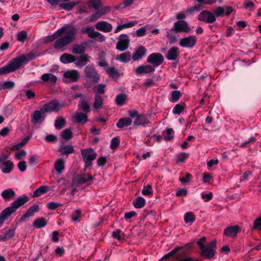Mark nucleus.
<instances>
[{"instance_id": "1", "label": "nucleus", "mask_w": 261, "mask_h": 261, "mask_svg": "<svg viewBox=\"0 0 261 261\" xmlns=\"http://www.w3.org/2000/svg\"><path fill=\"white\" fill-rule=\"evenodd\" d=\"M77 30L74 27L69 26L63 27L57 30L50 36L44 39L45 43H49L58 38L56 41L54 47L56 48H61L72 42L75 39Z\"/></svg>"}, {"instance_id": "2", "label": "nucleus", "mask_w": 261, "mask_h": 261, "mask_svg": "<svg viewBox=\"0 0 261 261\" xmlns=\"http://www.w3.org/2000/svg\"><path fill=\"white\" fill-rule=\"evenodd\" d=\"M31 59L32 57L30 55L27 56L21 55L13 59L7 65L0 68V75L14 71L19 68L23 64Z\"/></svg>"}, {"instance_id": "3", "label": "nucleus", "mask_w": 261, "mask_h": 261, "mask_svg": "<svg viewBox=\"0 0 261 261\" xmlns=\"http://www.w3.org/2000/svg\"><path fill=\"white\" fill-rule=\"evenodd\" d=\"M84 73L85 77L90 81H87L84 84V86L86 88L91 87L92 85L98 83L100 80V75L92 65H89L85 67Z\"/></svg>"}, {"instance_id": "4", "label": "nucleus", "mask_w": 261, "mask_h": 261, "mask_svg": "<svg viewBox=\"0 0 261 261\" xmlns=\"http://www.w3.org/2000/svg\"><path fill=\"white\" fill-rule=\"evenodd\" d=\"M81 152L85 164V168H87L92 165V162L96 159L97 153L91 148L82 149Z\"/></svg>"}, {"instance_id": "5", "label": "nucleus", "mask_w": 261, "mask_h": 261, "mask_svg": "<svg viewBox=\"0 0 261 261\" xmlns=\"http://www.w3.org/2000/svg\"><path fill=\"white\" fill-rule=\"evenodd\" d=\"M9 158L8 155L1 153L0 154V168L2 171L5 174L10 173L14 167L12 162L10 160H7Z\"/></svg>"}, {"instance_id": "6", "label": "nucleus", "mask_w": 261, "mask_h": 261, "mask_svg": "<svg viewBox=\"0 0 261 261\" xmlns=\"http://www.w3.org/2000/svg\"><path fill=\"white\" fill-rule=\"evenodd\" d=\"M50 4L53 6H59L66 10H71L76 5L78 4L77 2H69L70 0H46Z\"/></svg>"}, {"instance_id": "7", "label": "nucleus", "mask_w": 261, "mask_h": 261, "mask_svg": "<svg viewBox=\"0 0 261 261\" xmlns=\"http://www.w3.org/2000/svg\"><path fill=\"white\" fill-rule=\"evenodd\" d=\"M128 115L132 118L134 124L135 125H143L148 123L147 117L143 115H139L136 111H129Z\"/></svg>"}, {"instance_id": "8", "label": "nucleus", "mask_w": 261, "mask_h": 261, "mask_svg": "<svg viewBox=\"0 0 261 261\" xmlns=\"http://www.w3.org/2000/svg\"><path fill=\"white\" fill-rule=\"evenodd\" d=\"M216 242L215 241H212L209 243L207 245L204 246V247L201 249V255L206 258H211L215 254V249L216 248Z\"/></svg>"}, {"instance_id": "9", "label": "nucleus", "mask_w": 261, "mask_h": 261, "mask_svg": "<svg viewBox=\"0 0 261 261\" xmlns=\"http://www.w3.org/2000/svg\"><path fill=\"white\" fill-rule=\"evenodd\" d=\"M171 31L175 32L189 33L191 28L186 21L181 20L175 22Z\"/></svg>"}, {"instance_id": "10", "label": "nucleus", "mask_w": 261, "mask_h": 261, "mask_svg": "<svg viewBox=\"0 0 261 261\" xmlns=\"http://www.w3.org/2000/svg\"><path fill=\"white\" fill-rule=\"evenodd\" d=\"M63 107V103H61L57 100H53L50 102L43 105V110L48 113L53 111H58Z\"/></svg>"}, {"instance_id": "11", "label": "nucleus", "mask_w": 261, "mask_h": 261, "mask_svg": "<svg viewBox=\"0 0 261 261\" xmlns=\"http://www.w3.org/2000/svg\"><path fill=\"white\" fill-rule=\"evenodd\" d=\"M198 19L199 21L211 23H213L216 20L214 14L207 10H203L200 12L198 16Z\"/></svg>"}, {"instance_id": "12", "label": "nucleus", "mask_w": 261, "mask_h": 261, "mask_svg": "<svg viewBox=\"0 0 261 261\" xmlns=\"http://www.w3.org/2000/svg\"><path fill=\"white\" fill-rule=\"evenodd\" d=\"M29 200V197L26 195L18 197L13 201L10 205L9 208L14 213L18 208L25 203Z\"/></svg>"}, {"instance_id": "13", "label": "nucleus", "mask_w": 261, "mask_h": 261, "mask_svg": "<svg viewBox=\"0 0 261 261\" xmlns=\"http://www.w3.org/2000/svg\"><path fill=\"white\" fill-rule=\"evenodd\" d=\"M66 82H74L78 80L80 73L76 70H70L66 71L63 75Z\"/></svg>"}, {"instance_id": "14", "label": "nucleus", "mask_w": 261, "mask_h": 261, "mask_svg": "<svg viewBox=\"0 0 261 261\" xmlns=\"http://www.w3.org/2000/svg\"><path fill=\"white\" fill-rule=\"evenodd\" d=\"M197 41L196 37L193 35L182 38L179 41V45L183 47L192 48Z\"/></svg>"}, {"instance_id": "15", "label": "nucleus", "mask_w": 261, "mask_h": 261, "mask_svg": "<svg viewBox=\"0 0 261 261\" xmlns=\"http://www.w3.org/2000/svg\"><path fill=\"white\" fill-rule=\"evenodd\" d=\"M164 60L163 56L160 53H153L150 55L147 59L148 63L158 66L161 65Z\"/></svg>"}, {"instance_id": "16", "label": "nucleus", "mask_w": 261, "mask_h": 261, "mask_svg": "<svg viewBox=\"0 0 261 261\" xmlns=\"http://www.w3.org/2000/svg\"><path fill=\"white\" fill-rule=\"evenodd\" d=\"M82 32L87 34L88 36L92 38L99 37V41L101 42L105 41V37L101 35L99 32L95 31L94 28L92 27L83 28Z\"/></svg>"}, {"instance_id": "17", "label": "nucleus", "mask_w": 261, "mask_h": 261, "mask_svg": "<svg viewBox=\"0 0 261 261\" xmlns=\"http://www.w3.org/2000/svg\"><path fill=\"white\" fill-rule=\"evenodd\" d=\"M93 179V177L89 174H83L76 176L74 179L73 182L75 184H89Z\"/></svg>"}, {"instance_id": "18", "label": "nucleus", "mask_w": 261, "mask_h": 261, "mask_svg": "<svg viewBox=\"0 0 261 261\" xmlns=\"http://www.w3.org/2000/svg\"><path fill=\"white\" fill-rule=\"evenodd\" d=\"M45 113L47 112L43 110V107L39 110L35 111L32 115V122L34 123H38L43 121L45 118Z\"/></svg>"}, {"instance_id": "19", "label": "nucleus", "mask_w": 261, "mask_h": 261, "mask_svg": "<svg viewBox=\"0 0 261 261\" xmlns=\"http://www.w3.org/2000/svg\"><path fill=\"white\" fill-rule=\"evenodd\" d=\"M129 39L127 36L121 35L116 45V48L120 51L126 49L129 45Z\"/></svg>"}, {"instance_id": "20", "label": "nucleus", "mask_w": 261, "mask_h": 261, "mask_svg": "<svg viewBox=\"0 0 261 261\" xmlns=\"http://www.w3.org/2000/svg\"><path fill=\"white\" fill-rule=\"evenodd\" d=\"M91 58L88 55H84L77 59H75L74 64L77 68L83 67L87 63L91 61Z\"/></svg>"}, {"instance_id": "21", "label": "nucleus", "mask_w": 261, "mask_h": 261, "mask_svg": "<svg viewBox=\"0 0 261 261\" xmlns=\"http://www.w3.org/2000/svg\"><path fill=\"white\" fill-rule=\"evenodd\" d=\"M95 28L97 30L105 33L109 32L112 30V25L105 21H100L96 23Z\"/></svg>"}, {"instance_id": "22", "label": "nucleus", "mask_w": 261, "mask_h": 261, "mask_svg": "<svg viewBox=\"0 0 261 261\" xmlns=\"http://www.w3.org/2000/svg\"><path fill=\"white\" fill-rule=\"evenodd\" d=\"M154 71V69L149 65H143L138 67L135 69L137 74L150 73Z\"/></svg>"}, {"instance_id": "23", "label": "nucleus", "mask_w": 261, "mask_h": 261, "mask_svg": "<svg viewBox=\"0 0 261 261\" xmlns=\"http://www.w3.org/2000/svg\"><path fill=\"white\" fill-rule=\"evenodd\" d=\"M240 228L238 225L232 226L227 227L224 231V233L227 237L234 238L237 236Z\"/></svg>"}, {"instance_id": "24", "label": "nucleus", "mask_w": 261, "mask_h": 261, "mask_svg": "<svg viewBox=\"0 0 261 261\" xmlns=\"http://www.w3.org/2000/svg\"><path fill=\"white\" fill-rule=\"evenodd\" d=\"M65 161L62 158L57 159L54 164V168L58 174H61L65 169Z\"/></svg>"}, {"instance_id": "25", "label": "nucleus", "mask_w": 261, "mask_h": 261, "mask_svg": "<svg viewBox=\"0 0 261 261\" xmlns=\"http://www.w3.org/2000/svg\"><path fill=\"white\" fill-rule=\"evenodd\" d=\"M41 79L44 82L54 84L57 81V77L51 73H44L41 75Z\"/></svg>"}, {"instance_id": "26", "label": "nucleus", "mask_w": 261, "mask_h": 261, "mask_svg": "<svg viewBox=\"0 0 261 261\" xmlns=\"http://www.w3.org/2000/svg\"><path fill=\"white\" fill-rule=\"evenodd\" d=\"M13 213L9 207H7L4 211H3L0 214V226H1L5 221L8 219V218Z\"/></svg>"}, {"instance_id": "27", "label": "nucleus", "mask_w": 261, "mask_h": 261, "mask_svg": "<svg viewBox=\"0 0 261 261\" xmlns=\"http://www.w3.org/2000/svg\"><path fill=\"white\" fill-rule=\"evenodd\" d=\"M110 11V8L109 7H104L102 8L101 9H99L98 10V12L96 14L93 15L91 16V18L90 19V21H94L97 18L100 17V16H102V15L108 13Z\"/></svg>"}, {"instance_id": "28", "label": "nucleus", "mask_w": 261, "mask_h": 261, "mask_svg": "<svg viewBox=\"0 0 261 261\" xmlns=\"http://www.w3.org/2000/svg\"><path fill=\"white\" fill-rule=\"evenodd\" d=\"M60 60L62 63L68 64L74 62L75 61V58L72 55L64 54L61 56Z\"/></svg>"}, {"instance_id": "29", "label": "nucleus", "mask_w": 261, "mask_h": 261, "mask_svg": "<svg viewBox=\"0 0 261 261\" xmlns=\"http://www.w3.org/2000/svg\"><path fill=\"white\" fill-rule=\"evenodd\" d=\"M146 53V49L144 47L141 46L136 51V52L133 55L132 58L134 61L139 60L145 55Z\"/></svg>"}, {"instance_id": "30", "label": "nucleus", "mask_w": 261, "mask_h": 261, "mask_svg": "<svg viewBox=\"0 0 261 261\" xmlns=\"http://www.w3.org/2000/svg\"><path fill=\"white\" fill-rule=\"evenodd\" d=\"M39 210V206L37 205H34L28 210L27 213L24 215L21 218L20 220L22 221H23L25 219L28 218L31 216H32L34 215L35 212H38Z\"/></svg>"}, {"instance_id": "31", "label": "nucleus", "mask_w": 261, "mask_h": 261, "mask_svg": "<svg viewBox=\"0 0 261 261\" xmlns=\"http://www.w3.org/2000/svg\"><path fill=\"white\" fill-rule=\"evenodd\" d=\"M73 119L78 123H85L87 121V115L81 112H76L73 116Z\"/></svg>"}, {"instance_id": "32", "label": "nucleus", "mask_w": 261, "mask_h": 261, "mask_svg": "<svg viewBox=\"0 0 261 261\" xmlns=\"http://www.w3.org/2000/svg\"><path fill=\"white\" fill-rule=\"evenodd\" d=\"M132 122L133 120L130 117H125L120 119L117 124V126L118 128H122L130 125Z\"/></svg>"}, {"instance_id": "33", "label": "nucleus", "mask_w": 261, "mask_h": 261, "mask_svg": "<svg viewBox=\"0 0 261 261\" xmlns=\"http://www.w3.org/2000/svg\"><path fill=\"white\" fill-rule=\"evenodd\" d=\"M15 195V192L11 189H8L3 191L1 193L2 197L6 200L13 198Z\"/></svg>"}, {"instance_id": "34", "label": "nucleus", "mask_w": 261, "mask_h": 261, "mask_svg": "<svg viewBox=\"0 0 261 261\" xmlns=\"http://www.w3.org/2000/svg\"><path fill=\"white\" fill-rule=\"evenodd\" d=\"M130 57H131L130 53L125 52L124 53L121 54L120 55L118 56L116 58V60H119L121 62L127 63L130 60Z\"/></svg>"}, {"instance_id": "35", "label": "nucleus", "mask_w": 261, "mask_h": 261, "mask_svg": "<svg viewBox=\"0 0 261 261\" xmlns=\"http://www.w3.org/2000/svg\"><path fill=\"white\" fill-rule=\"evenodd\" d=\"M178 48L176 47L171 48L167 54V58L169 60H175L178 55Z\"/></svg>"}, {"instance_id": "36", "label": "nucleus", "mask_w": 261, "mask_h": 261, "mask_svg": "<svg viewBox=\"0 0 261 261\" xmlns=\"http://www.w3.org/2000/svg\"><path fill=\"white\" fill-rule=\"evenodd\" d=\"M49 190V187L46 186H42L37 189L34 192L33 197H38L42 194L46 193Z\"/></svg>"}, {"instance_id": "37", "label": "nucleus", "mask_w": 261, "mask_h": 261, "mask_svg": "<svg viewBox=\"0 0 261 261\" xmlns=\"http://www.w3.org/2000/svg\"><path fill=\"white\" fill-rule=\"evenodd\" d=\"M46 224L45 220L43 218H40L36 219L33 225L37 228H40L45 226Z\"/></svg>"}, {"instance_id": "38", "label": "nucleus", "mask_w": 261, "mask_h": 261, "mask_svg": "<svg viewBox=\"0 0 261 261\" xmlns=\"http://www.w3.org/2000/svg\"><path fill=\"white\" fill-rule=\"evenodd\" d=\"M79 107L82 110L86 112H89L90 111V105L85 99H82L79 104Z\"/></svg>"}, {"instance_id": "39", "label": "nucleus", "mask_w": 261, "mask_h": 261, "mask_svg": "<svg viewBox=\"0 0 261 261\" xmlns=\"http://www.w3.org/2000/svg\"><path fill=\"white\" fill-rule=\"evenodd\" d=\"M59 151L63 154H68L73 152V149L71 145L62 146L59 148Z\"/></svg>"}, {"instance_id": "40", "label": "nucleus", "mask_w": 261, "mask_h": 261, "mask_svg": "<svg viewBox=\"0 0 261 261\" xmlns=\"http://www.w3.org/2000/svg\"><path fill=\"white\" fill-rule=\"evenodd\" d=\"M133 203L136 208H139L144 206L145 200L143 197H139L135 200Z\"/></svg>"}, {"instance_id": "41", "label": "nucleus", "mask_w": 261, "mask_h": 261, "mask_svg": "<svg viewBox=\"0 0 261 261\" xmlns=\"http://www.w3.org/2000/svg\"><path fill=\"white\" fill-rule=\"evenodd\" d=\"M103 103V100L101 96L98 95H96L94 97V102L93 103V107L96 109H100Z\"/></svg>"}, {"instance_id": "42", "label": "nucleus", "mask_w": 261, "mask_h": 261, "mask_svg": "<svg viewBox=\"0 0 261 261\" xmlns=\"http://www.w3.org/2000/svg\"><path fill=\"white\" fill-rule=\"evenodd\" d=\"M174 131L172 128H168L163 133L164 139L166 141H170L173 138Z\"/></svg>"}, {"instance_id": "43", "label": "nucleus", "mask_w": 261, "mask_h": 261, "mask_svg": "<svg viewBox=\"0 0 261 261\" xmlns=\"http://www.w3.org/2000/svg\"><path fill=\"white\" fill-rule=\"evenodd\" d=\"M105 88L106 85L105 84H98L94 86L93 90L95 93L103 94L105 93Z\"/></svg>"}, {"instance_id": "44", "label": "nucleus", "mask_w": 261, "mask_h": 261, "mask_svg": "<svg viewBox=\"0 0 261 261\" xmlns=\"http://www.w3.org/2000/svg\"><path fill=\"white\" fill-rule=\"evenodd\" d=\"M72 53L75 54H82L85 51V48L81 45H75L72 48Z\"/></svg>"}, {"instance_id": "45", "label": "nucleus", "mask_w": 261, "mask_h": 261, "mask_svg": "<svg viewBox=\"0 0 261 261\" xmlns=\"http://www.w3.org/2000/svg\"><path fill=\"white\" fill-rule=\"evenodd\" d=\"M184 219L187 223H192L195 220V217L192 213H187L185 215Z\"/></svg>"}, {"instance_id": "46", "label": "nucleus", "mask_w": 261, "mask_h": 261, "mask_svg": "<svg viewBox=\"0 0 261 261\" xmlns=\"http://www.w3.org/2000/svg\"><path fill=\"white\" fill-rule=\"evenodd\" d=\"M30 139V136H27V137H25L20 143L15 145L13 147V149L16 150V149H18L20 148L21 147H22L23 145H24L28 142V141Z\"/></svg>"}, {"instance_id": "47", "label": "nucleus", "mask_w": 261, "mask_h": 261, "mask_svg": "<svg viewBox=\"0 0 261 261\" xmlns=\"http://www.w3.org/2000/svg\"><path fill=\"white\" fill-rule=\"evenodd\" d=\"M224 13V9L221 7H218L216 9H215L212 13L214 14V16L216 17H220L223 15Z\"/></svg>"}, {"instance_id": "48", "label": "nucleus", "mask_w": 261, "mask_h": 261, "mask_svg": "<svg viewBox=\"0 0 261 261\" xmlns=\"http://www.w3.org/2000/svg\"><path fill=\"white\" fill-rule=\"evenodd\" d=\"M27 152L24 150H20L15 153L14 156L16 159L20 160L23 159L26 155Z\"/></svg>"}, {"instance_id": "49", "label": "nucleus", "mask_w": 261, "mask_h": 261, "mask_svg": "<svg viewBox=\"0 0 261 261\" xmlns=\"http://www.w3.org/2000/svg\"><path fill=\"white\" fill-rule=\"evenodd\" d=\"M184 108L185 106L184 104H177L174 107L173 113L175 114H179L184 110Z\"/></svg>"}, {"instance_id": "50", "label": "nucleus", "mask_w": 261, "mask_h": 261, "mask_svg": "<svg viewBox=\"0 0 261 261\" xmlns=\"http://www.w3.org/2000/svg\"><path fill=\"white\" fill-rule=\"evenodd\" d=\"M61 136L63 139L68 140L72 137V132L70 130L66 129L63 131Z\"/></svg>"}, {"instance_id": "51", "label": "nucleus", "mask_w": 261, "mask_h": 261, "mask_svg": "<svg viewBox=\"0 0 261 261\" xmlns=\"http://www.w3.org/2000/svg\"><path fill=\"white\" fill-rule=\"evenodd\" d=\"M65 123V120L61 118H58L56 120L55 126L57 129H61L62 128Z\"/></svg>"}, {"instance_id": "52", "label": "nucleus", "mask_w": 261, "mask_h": 261, "mask_svg": "<svg viewBox=\"0 0 261 261\" xmlns=\"http://www.w3.org/2000/svg\"><path fill=\"white\" fill-rule=\"evenodd\" d=\"M106 72L111 76L118 75V72L114 67L106 68Z\"/></svg>"}, {"instance_id": "53", "label": "nucleus", "mask_w": 261, "mask_h": 261, "mask_svg": "<svg viewBox=\"0 0 261 261\" xmlns=\"http://www.w3.org/2000/svg\"><path fill=\"white\" fill-rule=\"evenodd\" d=\"M17 37L18 41L24 42L27 37V33L25 31H21L17 34Z\"/></svg>"}, {"instance_id": "54", "label": "nucleus", "mask_w": 261, "mask_h": 261, "mask_svg": "<svg viewBox=\"0 0 261 261\" xmlns=\"http://www.w3.org/2000/svg\"><path fill=\"white\" fill-rule=\"evenodd\" d=\"M101 5V4L100 0H92L90 2V6L93 7L94 8L97 10L100 9Z\"/></svg>"}, {"instance_id": "55", "label": "nucleus", "mask_w": 261, "mask_h": 261, "mask_svg": "<svg viewBox=\"0 0 261 261\" xmlns=\"http://www.w3.org/2000/svg\"><path fill=\"white\" fill-rule=\"evenodd\" d=\"M142 194L144 195H151L152 194V187L151 185H148L146 188L142 190Z\"/></svg>"}, {"instance_id": "56", "label": "nucleus", "mask_w": 261, "mask_h": 261, "mask_svg": "<svg viewBox=\"0 0 261 261\" xmlns=\"http://www.w3.org/2000/svg\"><path fill=\"white\" fill-rule=\"evenodd\" d=\"M253 228L261 230V216L255 220L253 223Z\"/></svg>"}, {"instance_id": "57", "label": "nucleus", "mask_w": 261, "mask_h": 261, "mask_svg": "<svg viewBox=\"0 0 261 261\" xmlns=\"http://www.w3.org/2000/svg\"><path fill=\"white\" fill-rule=\"evenodd\" d=\"M188 157V154L186 153H181L178 154L176 156L177 162H184Z\"/></svg>"}, {"instance_id": "58", "label": "nucleus", "mask_w": 261, "mask_h": 261, "mask_svg": "<svg viewBox=\"0 0 261 261\" xmlns=\"http://www.w3.org/2000/svg\"><path fill=\"white\" fill-rule=\"evenodd\" d=\"M180 92L179 91H174L172 93L171 100L175 102L178 100L180 97Z\"/></svg>"}, {"instance_id": "59", "label": "nucleus", "mask_w": 261, "mask_h": 261, "mask_svg": "<svg viewBox=\"0 0 261 261\" xmlns=\"http://www.w3.org/2000/svg\"><path fill=\"white\" fill-rule=\"evenodd\" d=\"M125 99H126V96L125 95L120 94V95H118L116 97V101L118 105H123Z\"/></svg>"}, {"instance_id": "60", "label": "nucleus", "mask_w": 261, "mask_h": 261, "mask_svg": "<svg viewBox=\"0 0 261 261\" xmlns=\"http://www.w3.org/2000/svg\"><path fill=\"white\" fill-rule=\"evenodd\" d=\"M14 234V230L10 229L5 234L4 237L1 238L2 240H6L11 238Z\"/></svg>"}, {"instance_id": "61", "label": "nucleus", "mask_w": 261, "mask_h": 261, "mask_svg": "<svg viewBox=\"0 0 261 261\" xmlns=\"http://www.w3.org/2000/svg\"><path fill=\"white\" fill-rule=\"evenodd\" d=\"M134 0H125L123 3L120 4L118 7L119 8H124L130 6L134 2Z\"/></svg>"}, {"instance_id": "62", "label": "nucleus", "mask_w": 261, "mask_h": 261, "mask_svg": "<svg viewBox=\"0 0 261 261\" xmlns=\"http://www.w3.org/2000/svg\"><path fill=\"white\" fill-rule=\"evenodd\" d=\"M61 204L58 202H50L47 203V207L50 210H55L60 206Z\"/></svg>"}, {"instance_id": "63", "label": "nucleus", "mask_w": 261, "mask_h": 261, "mask_svg": "<svg viewBox=\"0 0 261 261\" xmlns=\"http://www.w3.org/2000/svg\"><path fill=\"white\" fill-rule=\"evenodd\" d=\"M200 9V5L194 6L188 8L187 9V13L189 14H191L193 13V12L198 11Z\"/></svg>"}, {"instance_id": "64", "label": "nucleus", "mask_w": 261, "mask_h": 261, "mask_svg": "<svg viewBox=\"0 0 261 261\" xmlns=\"http://www.w3.org/2000/svg\"><path fill=\"white\" fill-rule=\"evenodd\" d=\"M212 179V175L211 174L204 173L203 174L202 181L204 183H210Z\"/></svg>"}]
</instances>
